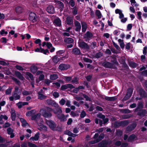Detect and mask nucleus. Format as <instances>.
<instances>
[{"label": "nucleus", "instance_id": "1", "mask_svg": "<svg viewBox=\"0 0 147 147\" xmlns=\"http://www.w3.org/2000/svg\"><path fill=\"white\" fill-rule=\"evenodd\" d=\"M35 113V111L34 110H32L27 112L26 113L27 116H30L32 115V119L36 121L38 125V129L40 130L46 131L47 130V127L46 126L43 125L42 123L43 122L42 118L40 117L41 114L40 113L37 114L36 115H33Z\"/></svg>", "mask_w": 147, "mask_h": 147}, {"label": "nucleus", "instance_id": "2", "mask_svg": "<svg viewBox=\"0 0 147 147\" xmlns=\"http://www.w3.org/2000/svg\"><path fill=\"white\" fill-rule=\"evenodd\" d=\"M47 102L49 104L56 108L55 109H52L53 112L55 114H57L58 113H62V111L61 107H59L58 104L55 101L50 100H47Z\"/></svg>", "mask_w": 147, "mask_h": 147}, {"label": "nucleus", "instance_id": "3", "mask_svg": "<svg viewBox=\"0 0 147 147\" xmlns=\"http://www.w3.org/2000/svg\"><path fill=\"white\" fill-rule=\"evenodd\" d=\"M52 111V108L46 107L41 109L40 112L44 117L49 118L50 117L52 116L51 114L49 112Z\"/></svg>", "mask_w": 147, "mask_h": 147}, {"label": "nucleus", "instance_id": "4", "mask_svg": "<svg viewBox=\"0 0 147 147\" xmlns=\"http://www.w3.org/2000/svg\"><path fill=\"white\" fill-rule=\"evenodd\" d=\"M98 133L95 134L94 136V140H92L90 141L87 144V146H91V144H94L99 142L100 140L103 139L104 137V135L103 134H101L99 137H98Z\"/></svg>", "mask_w": 147, "mask_h": 147}, {"label": "nucleus", "instance_id": "5", "mask_svg": "<svg viewBox=\"0 0 147 147\" xmlns=\"http://www.w3.org/2000/svg\"><path fill=\"white\" fill-rule=\"evenodd\" d=\"M46 123L52 130H57V127L53 121L52 120H47Z\"/></svg>", "mask_w": 147, "mask_h": 147}, {"label": "nucleus", "instance_id": "6", "mask_svg": "<svg viewBox=\"0 0 147 147\" xmlns=\"http://www.w3.org/2000/svg\"><path fill=\"white\" fill-rule=\"evenodd\" d=\"M29 19L33 22H35L37 20L38 18L34 13L31 12L29 14Z\"/></svg>", "mask_w": 147, "mask_h": 147}, {"label": "nucleus", "instance_id": "7", "mask_svg": "<svg viewBox=\"0 0 147 147\" xmlns=\"http://www.w3.org/2000/svg\"><path fill=\"white\" fill-rule=\"evenodd\" d=\"M78 46L81 48L85 49H88L89 47L88 44L83 41H80L78 42Z\"/></svg>", "mask_w": 147, "mask_h": 147}, {"label": "nucleus", "instance_id": "8", "mask_svg": "<svg viewBox=\"0 0 147 147\" xmlns=\"http://www.w3.org/2000/svg\"><path fill=\"white\" fill-rule=\"evenodd\" d=\"M20 98V95L17 94V93L13 92L12 96H10L9 99L10 101H13L14 100H16L19 99Z\"/></svg>", "mask_w": 147, "mask_h": 147}, {"label": "nucleus", "instance_id": "9", "mask_svg": "<svg viewBox=\"0 0 147 147\" xmlns=\"http://www.w3.org/2000/svg\"><path fill=\"white\" fill-rule=\"evenodd\" d=\"M70 67V66L69 65L62 64L59 65V69L61 70H64L68 69Z\"/></svg>", "mask_w": 147, "mask_h": 147}, {"label": "nucleus", "instance_id": "10", "mask_svg": "<svg viewBox=\"0 0 147 147\" xmlns=\"http://www.w3.org/2000/svg\"><path fill=\"white\" fill-rule=\"evenodd\" d=\"M57 115V117L61 121H65L66 120L65 115L63 114L58 113Z\"/></svg>", "mask_w": 147, "mask_h": 147}, {"label": "nucleus", "instance_id": "11", "mask_svg": "<svg viewBox=\"0 0 147 147\" xmlns=\"http://www.w3.org/2000/svg\"><path fill=\"white\" fill-rule=\"evenodd\" d=\"M108 144L105 141H102L99 143L97 146H92V147H107Z\"/></svg>", "mask_w": 147, "mask_h": 147}, {"label": "nucleus", "instance_id": "12", "mask_svg": "<svg viewBox=\"0 0 147 147\" xmlns=\"http://www.w3.org/2000/svg\"><path fill=\"white\" fill-rule=\"evenodd\" d=\"M92 36V34L89 32H87L84 35V38L85 39L86 41H88L90 40Z\"/></svg>", "mask_w": 147, "mask_h": 147}, {"label": "nucleus", "instance_id": "13", "mask_svg": "<svg viewBox=\"0 0 147 147\" xmlns=\"http://www.w3.org/2000/svg\"><path fill=\"white\" fill-rule=\"evenodd\" d=\"M35 51L36 52L43 53L45 54H47V53H49V51L47 50H45L41 47L40 48H37L35 49Z\"/></svg>", "mask_w": 147, "mask_h": 147}, {"label": "nucleus", "instance_id": "14", "mask_svg": "<svg viewBox=\"0 0 147 147\" xmlns=\"http://www.w3.org/2000/svg\"><path fill=\"white\" fill-rule=\"evenodd\" d=\"M136 124H133L130 126H128L126 128V133H128L129 131L132 130L136 127Z\"/></svg>", "mask_w": 147, "mask_h": 147}, {"label": "nucleus", "instance_id": "15", "mask_svg": "<svg viewBox=\"0 0 147 147\" xmlns=\"http://www.w3.org/2000/svg\"><path fill=\"white\" fill-rule=\"evenodd\" d=\"M132 89L131 88H129L128 90L127 93L124 98L125 100H126L129 98L131 95L132 93Z\"/></svg>", "mask_w": 147, "mask_h": 147}, {"label": "nucleus", "instance_id": "16", "mask_svg": "<svg viewBox=\"0 0 147 147\" xmlns=\"http://www.w3.org/2000/svg\"><path fill=\"white\" fill-rule=\"evenodd\" d=\"M54 23L56 26H60L61 25V22L59 18H57L54 20Z\"/></svg>", "mask_w": 147, "mask_h": 147}, {"label": "nucleus", "instance_id": "17", "mask_svg": "<svg viewBox=\"0 0 147 147\" xmlns=\"http://www.w3.org/2000/svg\"><path fill=\"white\" fill-rule=\"evenodd\" d=\"M47 11L49 13L52 14L54 13L55 9L54 7L52 5H50L48 7Z\"/></svg>", "mask_w": 147, "mask_h": 147}, {"label": "nucleus", "instance_id": "18", "mask_svg": "<svg viewBox=\"0 0 147 147\" xmlns=\"http://www.w3.org/2000/svg\"><path fill=\"white\" fill-rule=\"evenodd\" d=\"M28 103L27 102H20L16 104V105L19 109L21 108L23 106L28 105Z\"/></svg>", "mask_w": 147, "mask_h": 147}, {"label": "nucleus", "instance_id": "19", "mask_svg": "<svg viewBox=\"0 0 147 147\" xmlns=\"http://www.w3.org/2000/svg\"><path fill=\"white\" fill-rule=\"evenodd\" d=\"M74 24L76 27V30L77 31H79L81 28V26L80 23L77 21H76L74 22Z\"/></svg>", "mask_w": 147, "mask_h": 147}, {"label": "nucleus", "instance_id": "20", "mask_svg": "<svg viewBox=\"0 0 147 147\" xmlns=\"http://www.w3.org/2000/svg\"><path fill=\"white\" fill-rule=\"evenodd\" d=\"M20 120L22 123V126L27 127L29 125L27 123L26 120L23 118H20Z\"/></svg>", "mask_w": 147, "mask_h": 147}, {"label": "nucleus", "instance_id": "21", "mask_svg": "<svg viewBox=\"0 0 147 147\" xmlns=\"http://www.w3.org/2000/svg\"><path fill=\"white\" fill-rule=\"evenodd\" d=\"M55 4L61 9H62L64 7L63 3L60 1L56 0L55 1Z\"/></svg>", "mask_w": 147, "mask_h": 147}, {"label": "nucleus", "instance_id": "22", "mask_svg": "<svg viewBox=\"0 0 147 147\" xmlns=\"http://www.w3.org/2000/svg\"><path fill=\"white\" fill-rule=\"evenodd\" d=\"M66 23L68 25L72 24L73 23L72 18L70 16H68L66 18Z\"/></svg>", "mask_w": 147, "mask_h": 147}, {"label": "nucleus", "instance_id": "23", "mask_svg": "<svg viewBox=\"0 0 147 147\" xmlns=\"http://www.w3.org/2000/svg\"><path fill=\"white\" fill-rule=\"evenodd\" d=\"M82 30L83 32L86 31L87 28V25L86 23L84 22H82Z\"/></svg>", "mask_w": 147, "mask_h": 147}, {"label": "nucleus", "instance_id": "24", "mask_svg": "<svg viewBox=\"0 0 147 147\" xmlns=\"http://www.w3.org/2000/svg\"><path fill=\"white\" fill-rule=\"evenodd\" d=\"M8 134L10 135L11 138H13L14 137V134L13 133V130L10 128H8L7 129Z\"/></svg>", "mask_w": 147, "mask_h": 147}, {"label": "nucleus", "instance_id": "25", "mask_svg": "<svg viewBox=\"0 0 147 147\" xmlns=\"http://www.w3.org/2000/svg\"><path fill=\"white\" fill-rule=\"evenodd\" d=\"M15 74L17 77L20 80H23L24 79V78L22 76L21 74L18 71H15Z\"/></svg>", "mask_w": 147, "mask_h": 147}, {"label": "nucleus", "instance_id": "26", "mask_svg": "<svg viewBox=\"0 0 147 147\" xmlns=\"http://www.w3.org/2000/svg\"><path fill=\"white\" fill-rule=\"evenodd\" d=\"M37 69V67L34 64H32L31 66L30 70L33 73H35L36 72Z\"/></svg>", "mask_w": 147, "mask_h": 147}, {"label": "nucleus", "instance_id": "27", "mask_svg": "<svg viewBox=\"0 0 147 147\" xmlns=\"http://www.w3.org/2000/svg\"><path fill=\"white\" fill-rule=\"evenodd\" d=\"M102 65L104 66L107 68H111L112 66L111 64L108 62H105L103 63Z\"/></svg>", "mask_w": 147, "mask_h": 147}, {"label": "nucleus", "instance_id": "28", "mask_svg": "<svg viewBox=\"0 0 147 147\" xmlns=\"http://www.w3.org/2000/svg\"><path fill=\"white\" fill-rule=\"evenodd\" d=\"M52 60L53 62L55 63H57L60 60V58L59 57L55 56L53 57Z\"/></svg>", "mask_w": 147, "mask_h": 147}, {"label": "nucleus", "instance_id": "29", "mask_svg": "<svg viewBox=\"0 0 147 147\" xmlns=\"http://www.w3.org/2000/svg\"><path fill=\"white\" fill-rule=\"evenodd\" d=\"M122 134V131L121 130H117L116 131V138L118 137V139H120Z\"/></svg>", "mask_w": 147, "mask_h": 147}, {"label": "nucleus", "instance_id": "30", "mask_svg": "<svg viewBox=\"0 0 147 147\" xmlns=\"http://www.w3.org/2000/svg\"><path fill=\"white\" fill-rule=\"evenodd\" d=\"M65 134L68 136L73 137H75L76 136V135L73 134L71 131H66L65 132Z\"/></svg>", "mask_w": 147, "mask_h": 147}, {"label": "nucleus", "instance_id": "31", "mask_svg": "<svg viewBox=\"0 0 147 147\" xmlns=\"http://www.w3.org/2000/svg\"><path fill=\"white\" fill-rule=\"evenodd\" d=\"M39 134L37 133L34 136V137H32L30 138V140L33 141H37L39 138Z\"/></svg>", "mask_w": 147, "mask_h": 147}, {"label": "nucleus", "instance_id": "32", "mask_svg": "<svg viewBox=\"0 0 147 147\" xmlns=\"http://www.w3.org/2000/svg\"><path fill=\"white\" fill-rule=\"evenodd\" d=\"M42 91V90L41 89L40 90L41 92H39L38 93V98L40 99H43L45 98L46 96L43 95V94L41 93Z\"/></svg>", "mask_w": 147, "mask_h": 147}, {"label": "nucleus", "instance_id": "33", "mask_svg": "<svg viewBox=\"0 0 147 147\" xmlns=\"http://www.w3.org/2000/svg\"><path fill=\"white\" fill-rule=\"evenodd\" d=\"M73 52L76 55H79L80 53V50L77 48L74 49L73 50Z\"/></svg>", "mask_w": 147, "mask_h": 147}, {"label": "nucleus", "instance_id": "34", "mask_svg": "<svg viewBox=\"0 0 147 147\" xmlns=\"http://www.w3.org/2000/svg\"><path fill=\"white\" fill-rule=\"evenodd\" d=\"M65 42L67 43H71L73 42V40L71 38H65L64 40Z\"/></svg>", "mask_w": 147, "mask_h": 147}, {"label": "nucleus", "instance_id": "35", "mask_svg": "<svg viewBox=\"0 0 147 147\" xmlns=\"http://www.w3.org/2000/svg\"><path fill=\"white\" fill-rule=\"evenodd\" d=\"M136 136L135 135L132 134L130 136L128 139H127L128 142H131L135 139Z\"/></svg>", "mask_w": 147, "mask_h": 147}, {"label": "nucleus", "instance_id": "36", "mask_svg": "<svg viewBox=\"0 0 147 147\" xmlns=\"http://www.w3.org/2000/svg\"><path fill=\"white\" fill-rule=\"evenodd\" d=\"M63 78L67 82H69L71 80L72 77L68 76H64Z\"/></svg>", "mask_w": 147, "mask_h": 147}, {"label": "nucleus", "instance_id": "37", "mask_svg": "<svg viewBox=\"0 0 147 147\" xmlns=\"http://www.w3.org/2000/svg\"><path fill=\"white\" fill-rule=\"evenodd\" d=\"M117 123H118L119 124V125L125 126L128 123V122L127 121H121L120 123L116 122Z\"/></svg>", "mask_w": 147, "mask_h": 147}, {"label": "nucleus", "instance_id": "38", "mask_svg": "<svg viewBox=\"0 0 147 147\" xmlns=\"http://www.w3.org/2000/svg\"><path fill=\"white\" fill-rule=\"evenodd\" d=\"M58 76L57 74H53L50 76V79L51 80H55L57 78Z\"/></svg>", "mask_w": 147, "mask_h": 147}, {"label": "nucleus", "instance_id": "39", "mask_svg": "<svg viewBox=\"0 0 147 147\" xmlns=\"http://www.w3.org/2000/svg\"><path fill=\"white\" fill-rule=\"evenodd\" d=\"M96 15L97 16L98 18H100L102 17V15L100 11L97 10L96 11Z\"/></svg>", "mask_w": 147, "mask_h": 147}, {"label": "nucleus", "instance_id": "40", "mask_svg": "<svg viewBox=\"0 0 147 147\" xmlns=\"http://www.w3.org/2000/svg\"><path fill=\"white\" fill-rule=\"evenodd\" d=\"M105 98L106 100L109 101H113L116 99V98L115 97H109L106 96Z\"/></svg>", "mask_w": 147, "mask_h": 147}, {"label": "nucleus", "instance_id": "41", "mask_svg": "<svg viewBox=\"0 0 147 147\" xmlns=\"http://www.w3.org/2000/svg\"><path fill=\"white\" fill-rule=\"evenodd\" d=\"M44 78V75L43 74L40 75L39 78V79H37L36 80V82H38L40 81H41L43 80Z\"/></svg>", "mask_w": 147, "mask_h": 147}, {"label": "nucleus", "instance_id": "42", "mask_svg": "<svg viewBox=\"0 0 147 147\" xmlns=\"http://www.w3.org/2000/svg\"><path fill=\"white\" fill-rule=\"evenodd\" d=\"M11 78L13 81H14L18 85H19L20 84V82L19 80H18L16 78L13 77H11Z\"/></svg>", "mask_w": 147, "mask_h": 147}, {"label": "nucleus", "instance_id": "43", "mask_svg": "<svg viewBox=\"0 0 147 147\" xmlns=\"http://www.w3.org/2000/svg\"><path fill=\"white\" fill-rule=\"evenodd\" d=\"M11 78L13 81H14L18 85H19L20 84V82L19 80H18L16 78L13 77H11Z\"/></svg>", "mask_w": 147, "mask_h": 147}, {"label": "nucleus", "instance_id": "44", "mask_svg": "<svg viewBox=\"0 0 147 147\" xmlns=\"http://www.w3.org/2000/svg\"><path fill=\"white\" fill-rule=\"evenodd\" d=\"M97 117L99 118L104 119L105 118V116L101 113H99L97 115Z\"/></svg>", "mask_w": 147, "mask_h": 147}, {"label": "nucleus", "instance_id": "45", "mask_svg": "<svg viewBox=\"0 0 147 147\" xmlns=\"http://www.w3.org/2000/svg\"><path fill=\"white\" fill-rule=\"evenodd\" d=\"M22 8L20 7H18L16 8V12L18 13H20L22 11Z\"/></svg>", "mask_w": 147, "mask_h": 147}, {"label": "nucleus", "instance_id": "46", "mask_svg": "<svg viewBox=\"0 0 147 147\" xmlns=\"http://www.w3.org/2000/svg\"><path fill=\"white\" fill-rule=\"evenodd\" d=\"M70 115L72 117H78L79 116V114L76 113L73 111H71L70 113Z\"/></svg>", "mask_w": 147, "mask_h": 147}, {"label": "nucleus", "instance_id": "47", "mask_svg": "<svg viewBox=\"0 0 147 147\" xmlns=\"http://www.w3.org/2000/svg\"><path fill=\"white\" fill-rule=\"evenodd\" d=\"M26 47H31L32 46V43L31 41H29L26 44Z\"/></svg>", "mask_w": 147, "mask_h": 147}, {"label": "nucleus", "instance_id": "48", "mask_svg": "<svg viewBox=\"0 0 147 147\" xmlns=\"http://www.w3.org/2000/svg\"><path fill=\"white\" fill-rule=\"evenodd\" d=\"M12 90V88H9L8 89H7L5 93L6 94H10L11 92V90Z\"/></svg>", "mask_w": 147, "mask_h": 147}, {"label": "nucleus", "instance_id": "49", "mask_svg": "<svg viewBox=\"0 0 147 147\" xmlns=\"http://www.w3.org/2000/svg\"><path fill=\"white\" fill-rule=\"evenodd\" d=\"M41 40L39 39H38L34 41V43L36 44H38L40 46L41 45Z\"/></svg>", "mask_w": 147, "mask_h": 147}, {"label": "nucleus", "instance_id": "50", "mask_svg": "<svg viewBox=\"0 0 147 147\" xmlns=\"http://www.w3.org/2000/svg\"><path fill=\"white\" fill-rule=\"evenodd\" d=\"M22 93L24 95L27 96L30 94V92H29L27 91L26 90H24L22 92Z\"/></svg>", "mask_w": 147, "mask_h": 147}, {"label": "nucleus", "instance_id": "51", "mask_svg": "<svg viewBox=\"0 0 147 147\" xmlns=\"http://www.w3.org/2000/svg\"><path fill=\"white\" fill-rule=\"evenodd\" d=\"M1 40V42L4 44H5L7 42V39L5 37L2 38Z\"/></svg>", "mask_w": 147, "mask_h": 147}, {"label": "nucleus", "instance_id": "52", "mask_svg": "<svg viewBox=\"0 0 147 147\" xmlns=\"http://www.w3.org/2000/svg\"><path fill=\"white\" fill-rule=\"evenodd\" d=\"M69 5L73 7L75 5V2L73 0H70L69 2Z\"/></svg>", "mask_w": 147, "mask_h": 147}, {"label": "nucleus", "instance_id": "53", "mask_svg": "<svg viewBox=\"0 0 147 147\" xmlns=\"http://www.w3.org/2000/svg\"><path fill=\"white\" fill-rule=\"evenodd\" d=\"M137 17L138 18L139 20H142L141 18V12L140 11H138L137 12Z\"/></svg>", "mask_w": 147, "mask_h": 147}, {"label": "nucleus", "instance_id": "54", "mask_svg": "<svg viewBox=\"0 0 147 147\" xmlns=\"http://www.w3.org/2000/svg\"><path fill=\"white\" fill-rule=\"evenodd\" d=\"M65 52V51L64 50H60L57 51V54L58 55H60L61 54H63L64 52Z\"/></svg>", "mask_w": 147, "mask_h": 147}, {"label": "nucleus", "instance_id": "55", "mask_svg": "<svg viewBox=\"0 0 147 147\" xmlns=\"http://www.w3.org/2000/svg\"><path fill=\"white\" fill-rule=\"evenodd\" d=\"M53 95L54 97L55 98H57L59 96V93L56 92H55L53 94Z\"/></svg>", "mask_w": 147, "mask_h": 147}, {"label": "nucleus", "instance_id": "56", "mask_svg": "<svg viewBox=\"0 0 147 147\" xmlns=\"http://www.w3.org/2000/svg\"><path fill=\"white\" fill-rule=\"evenodd\" d=\"M27 75L31 79V80H32L33 79V76L29 72H27L26 73Z\"/></svg>", "mask_w": 147, "mask_h": 147}, {"label": "nucleus", "instance_id": "57", "mask_svg": "<svg viewBox=\"0 0 147 147\" xmlns=\"http://www.w3.org/2000/svg\"><path fill=\"white\" fill-rule=\"evenodd\" d=\"M86 115V114L85 111H82L80 115V116L81 118H84Z\"/></svg>", "mask_w": 147, "mask_h": 147}, {"label": "nucleus", "instance_id": "58", "mask_svg": "<svg viewBox=\"0 0 147 147\" xmlns=\"http://www.w3.org/2000/svg\"><path fill=\"white\" fill-rule=\"evenodd\" d=\"M115 13L116 14H119L120 15L122 13V11L119 9H117L115 10Z\"/></svg>", "mask_w": 147, "mask_h": 147}, {"label": "nucleus", "instance_id": "59", "mask_svg": "<svg viewBox=\"0 0 147 147\" xmlns=\"http://www.w3.org/2000/svg\"><path fill=\"white\" fill-rule=\"evenodd\" d=\"M65 102V101L63 99H62L59 102V103L61 105H63Z\"/></svg>", "mask_w": 147, "mask_h": 147}, {"label": "nucleus", "instance_id": "60", "mask_svg": "<svg viewBox=\"0 0 147 147\" xmlns=\"http://www.w3.org/2000/svg\"><path fill=\"white\" fill-rule=\"evenodd\" d=\"M120 31L119 30H115L113 32V34L114 35H117L119 34Z\"/></svg>", "mask_w": 147, "mask_h": 147}, {"label": "nucleus", "instance_id": "61", "mask_svg": "<svg viewBox=\"0 0 147 147\" xmlns=\"http://www.w3.org/2000/svg\"><path fill=\"white\" fill-rule=\"evenodd\" d=\"M11 119L12 121H14L16 119V113L11 114Z\"/></svg>", "mask_w": 147, "mask_h": 147}, {"label": "nucleus", "instance_id": "62", "mask_svg": "<svg viewBox=\"0 0 147 147\" xmlns=\"http://www.w3.org/2000/svg\"><path fill=\"white\" fill-rule=\"evenodd\" d=\"M53 84L54 85V86L55 85L56 86V87L57 88H59L60 86V84L58 82L53 83Z\"/></svg>", "mask_w": 147, "mask_h": 147}, {"label": "nucleus", "instance_id": "63", "mask_svg": "<svg viewBox=\"0 0 147 147\" xmlns=\"http://www.w3.org/2000/svg\"><path fill=\"white\" fill-rule=\"evenodd\" d=\"M67 84L62 85L61 87V90H64L67 89Z\"/></svg>", "mask_w": 147, "mask_h": 147}, {"label": "nucleus", "instance_id": "64", "mask_svg": "<svg viewBox=\"0 0 147 147\" xmlns=\"http://www.w3.org/2000/svg\"><path fill=\"white\" fill-rule=\"evenodd\" d=\"M147 47H145L143 49V53L144 55H146L147 53Z\"/></svg>", "mask_w": 147, "mask_h": 147}]
</instances>
